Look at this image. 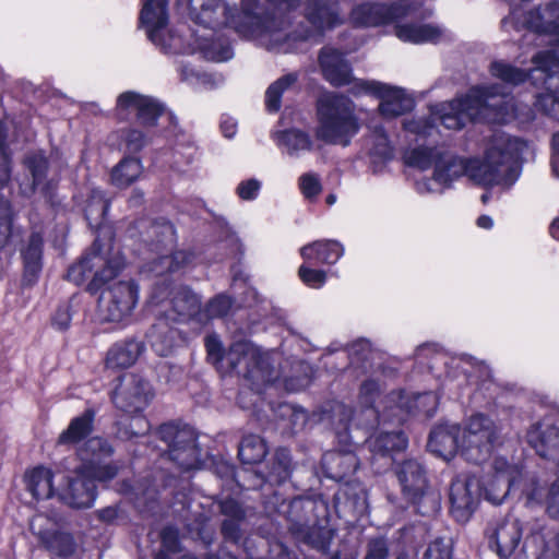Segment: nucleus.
Segmentation results:
<instances>
[{
  "label": "nucleus",
  "instance_id": "1",
  "mask_svg": "<svg viewBox=\"0 0 559 559\" xmlns=\"http://www.w3.org/2000/svg\"><path fill=\"white\" fill-rule=\"evenodd\" d=\"M531 153L525 141L497 132L488 141L483 159H464L442 151L432 177L418 181L417 191L421 194L440 193L463 175L483 187L511 186L520 175L521 163Z\"/></svg>",
  "mask_w": 559,
  "mask_h": 559
},
{
  "label": "nucleus",
  "instance_id": "2",
  "mask_svg": "<svg viewBox=\"0 0 559 559\" xmlns=\"http://www.w3.org/2000/svg\"><path fill=\"white\" fill-rule=\"evenodd\" d=\"M266 1L274 12L265 11L259 0H241V12L231 21L223 0H189V7L195 21L205 27L215 28L230 22L241 36L254 38L267 49L286 52L285 41L289 38L286 13L296 9L300 0Z\"/></svg>",
  "mask_w": 559,
  "mask_h": 559
},
{
  "label": "nucleus",
  "instance_id": "3",
  "mask_svg": "<svg viewBox=\"0 0 559 559\" xmlns=\"http://www.w3.org/2000/svg\"><path fill=\"white\" fill-rule=\"evenodd\" d=\"M432 121L460 130L473 120L506 123L516 118L514 102L498 85L472 87L464 96L436 106Z\"/></svg>",
  "mask_w": 559,
  "mask_h": 559
},
{
  "label": "nucleus",
  "instance_id": "4",
  "mask_svg": "<svg viewBox=\"0 0 559 559\" xmlns=\"http://www.w3.org/2000/svg\"><path fill=\"white\" fill-rule=\"evenodd\" d=\"M418 7L409 0H401L390 7L377 2H364L352 9L349 21L355 26L373 27L395 22L399 39L412 44L438 43L445 37L440 26L420 23H400L404 17H416Z\"/></svg>",
  "mask_w": 559,
  "mask_h": 559
},
{
  "label": "nucleus",
  "instance_id": "5",
  "mask_svg": "<svg viewBox=\"0 0 559 559\" xmlns=\"http://www.w3.org/2000/svg\"><path fill=\"white\" fill-rule=\"evenodd\" d=\"M317 121L316 139L329 145H349L360 129L354 103L341 94H326L319 98Z\"/></svg>",
  "mask_w": 559,
  "mask_h": 559
},
{
  "label": "nucleus",
  "instance_id": "6",
  "mask_svg": "<svg viewBox=\"0 0 559 559\" xmlns=\"http://www.w3.org/2000/svg\"><path fill=\"white\" fill-rule=\"evenodd\" d=\"M123 264L119 251L105 249L96 239L82 259L69 269L68 278L76 285L88 283V289L94 292L117 276Z\"/></svg>",
  "mask_w": 559,
  "mask_h": 559
},
{
  "label": "nucleus",
  "instance_id": "7",
  "mask_svg": "<svg viewBox=\"0 0 559 559\" xmlns=\"http://www.w3.org/2000/svg\"><path fill=\"white\" fill-rule=\"evenodd\" d=\"M144 241L150 247V251L155 254L146 262L147 271L155 275L179 271L193 261V253L188 251L165 253L173 248L176 241L175 229L169 222L152 223L145 231Z\"/></svg>",
  "mask_w": 559,
  "mask_h": 559
},
{
  "label": "nucleus",
  "instance_id": "8",
  "mask_svg": "<svg viewBox=\"0 0 559 559\" xmlns=\"http://www.w3.org/2000/svg\"><path fill=\"white\" fill-rule=\"evenodd\" d=\"M499 436L500 430L491 418L484 414L471 416L461 429L462 456L475 464L487 461Z\"/></svg>",
  "mask_w": 559,
  "mask_h": 559
},
{
  "label": "nucleus",
  "instance_id": "9",
  "mask_svg": "<svg viewBox=\"0 0 559 559\" xmlns=\"http://www.w3.org/2000/svg\"><path fill=\"white\" fill-rule=\"evenodd\" d=\"M224 362L230 371L243 367V376L251 381L254 390L258 392L263 385L276 379L269 357L249 342L240 341L234 343L225 354ZM238 372H241V370Z\"/></svg>",
  "mask_w": 559,
  "mask_h": 559
},
{
  "label": "nucleus",
  "instance_id": "10",
  "mask_svg": "<svg viewBox=\"0 0 559 559\" xmlns=\"http://www.w3.org/2000/svg\"><path fill=\"white\" fill-rule=\"evenodd\" d=\"M522 466L508 462L504 457H496L492 464V473L480 481V490H484L485 499L493 504L504 501L511 490L523 489L530 483Z\"/></svg>",
  "mask_w": 559,
  "mask_h": 559
},
{
  "label": "nucleus",
  "instance_id": "11",
  "mask_svg": "<svg viewBox=\"0 0 559 559\" xmlns=\"http://www.w3.org/2000/svg\"><path fill=\"white\" fill-rule=\"evenodd\" d=\"M140 20L152 43L165 51L175 53L194 51V48L189 49L183 45L181 35L168 34V38H165L168 23L167 0L143 1Z\"/></svg>",
  "mask_w": 559,
  "mask_h": 559
},
{
  "label": "nucleus",
  "instance_id": "12",
  "mask_svg": "<svg viewBox=\"0 0 559 559\" xmlns=\"http://www.w3.org/2000/svg\"><path fill=\"white\" fill-rule=\"evenodd\" d=\"M158 435L167 444L169 460L183 469L195 468L200 464V449L197 435L191 427L174 424L160 426Z\"/></svg>",
  "mask_w": 559,
  "mask_h": 559
},
{
  "label": "nucleus",
  "instance_id": "13",
  "mask_svg": "<svg viewBox=\"0 0 559 559\" xmlns=\"http://www.w3.org/2000/svg\"><path fill=\"white\" fill-rule=\"evenodd\" d=\"M117 467L105 466L104 473H90L86 468H75L73 476L69 477L67 488L61 492V500L75 509L92 507L95 496V481H106L114 478Z\"/></svg>",
  "mask_w": 559,
  "mask_h": 559
},
{
  "label": "nucleus",
  "instance_id": "14",
  "mask_svg": "<svg viewBox=\"0 0 559 559\" xmlns=\"http://www.w3.org/2000/svg\"><path fill=\"white\" fill-rule=\"evenodd\" d=\"M480 480L471 475H459L450 486V512L455 521L466 523L477 509Z\"/></svg>",
  "mask_w": 559,
  "mask_h": 559
},
{
  "label": "nucleus",
  "instance_id": "15",
  "mask_svg": "<svg viewBox=\"0 0 559 559\" xmlns=\"http://www.w3.org/2000/svg\"><path fill=\"white\" fill-rule=\"evenodd\" d=\"M354 94H371L381 99L380 114L385 118L403 115L413 107V99L402 88L393 87L378 81H357L353 86Z\"/></svg>",
  "mask_w": 559,
  "mask_h": 559
},
{
  "label": "nucleus",
  "instance_id": "16",
  "mask_svg": "<svg viewBox=\"0 0 559 559\" xmlns=\"http://www.w3.org/2000/svg\"><path fill=\"white\" fill-rule=\"evenodd\" d=\"M152 397L153 391L150 383L133 373L123 374L112 393L115 405L129 414L142 412Z\"/></svg>",
  "mask_w": 559,
  "mask_h": 559
},
{
  "label": "nucleus",
  "instance_id": "17",
  "mask_svg": "<svg viewBox=\"0 0 559 559\" xmlns=\"http://www.w3.org/2000/svg\"><path fill=\"white\" fill-rule=\"evenodd\" d=\"M389 402L394 405L388 406L383 413L384 419L401 424L406 416L414 413H423L430 417L435 414L438 399L432 392H425L417 395H405L402 392H393Z\"/></svg>",
  "mask_w": 559,
  "mask_h": 559
},
{
  "label": "nucleus",
  "instance_id": "18",
  "mask_svg": "<svg viewBox=\"0 0 559 559\" xmlns=\"http://www.w3.org/2000/svg\"><path fill=\"white\" fill-rule=\"evenodd\" d=\"M138 301V287L132 282H119L104 292L99 307L108 321H121L129 316Z\"/></svg>",
  "mask_w": 559,
  "mask_h": 559
},
{
  "label": "nucleus",
  "instance_id": "19",
  "mask_svg": "<svg viewBox=\"0 0 559 559\" xmlns=\"http://www.w3.org/2000/svg\"><path fill=\"white\" fill-rule=\"evenodd\" d=\"M511 19L521 26L540 34L556 35L559 37V3L551 1L545 7H538L522 13L513 10Z\"/></svg>",
  "mask_w": 559,
  "mask_h": 559
},
{
  "label": "nucleus",
  "instance_id": "20",
  "mask_svg": "<svg viewBox=\"0 0 559 559\" xmlns=\"http://www.w3.org/2000/svg\"><path fill=\"white\" fill-rule=\"evenodd\" d=\"M489 545L501 559L509 558L522 538L521 522L513 516H507L495 523L488 533Z\"/></svg>",
  "mask_w": 559,
  "mask_h": 559
},
{
  "label": "nucleus",
  "instance_id": "21",
  "mask_svg": "<svg viewBox=\"0 0 559 559\" xmlns=\"http://www.w3.org/2000/svg\"><path fill=\"white\" fill-rule=\"evenodd\" d=\"M29 528L47 548L56 551L59 556H69L74 551L73 538L69 534L57 532L55 523L47 516L35 515L29 522Z\"/></svg>",
  "mask_w": 559,
  "mask_h": 559
},
{
  "label": "nucleus",
  "instance_id": "22",
  "mask_svg": "<svg viewBox=\"0 0 559 559\" xmlns=\"http://www.w3.org/2000/svg\"><path fill=\"white\" fill-rule=\"evenodd\" d=\"M526 438L539 456L559 464V428L549 423H537L530 428Z\"/></svg>",
  "mask_w": 559,
  "mask_h": 559
},
{
  "label": "nucleus",
  "instance_id": "23",
  "mask_svg": "<svg viewBox=\"0 0 559 559\" xmlns=\"http://www.w3.org/2000/svg\"><path fill=\"white\" fill-rule=\"evenodd\" d=\"M396 475L407 499L416 502L424 496L427 479L424 467L419 462L415 460L402 462L396 469Z\"/></svg>",
  "mask_w": 559,
  "mask_h": 559
},
{
  "label": "nucleus",
  "instance_id": "24",
  "mask_svg": "<svg viewBox=\"0 0 559 559\" xmlns=\"http://www.w3.org/2000/svg\"><path fill=\"white\" fill-rule=\"evenodd\" d=\"M24 165L32 176V186L22 189L24 194L39 191L45 199H51V190L55 179L49 178V164L46 156L38 152L28 154L24 159Z\"/></svg>",
  "mask_w": 559,
  "mask_h": 559
},
{
  "label": "nucleus",
  "instance_id": "25",
  "mask_svg": "<svg viewBox=\"0 0 559 559\" xmlns=\"http://www.w3.org/2000/svg\"><path fill=\"white\" fill-rule=\"evenodd\" d=\"M428 448L444 460L452 459L461 452V428L457 425L438 426L430 433Z\"/></svg>",
  "mask_w": 559,
  "mask_h": 559
},
{
  "label": "nucleus",
  "instance_id": "26",
  "mask_svg": "<svg viewBox=\"0 0 559 559\" xmlns=\"http://www.w3.org/2000/svg\"><path fill=\"white\" fill-rule=\"evenodd\" d=\"M526 503L531 507L544 504L550 518H559V477L545 490L532 476L523 489Z\"/></svg>",
  "mask_w": 559,
  "mask_h": 559
},
{
  "label": "nucleus",
  "instance_id": "27",
  "mask_svg": "<svg viewBox=\"0 0 559 559\" xmlns=\"http://www.w3.org/2000/svg\"><path fill=\"white\" fill-rule=\"evenodd\" d=\"M319 61L324 78L334 86H343L352 82V69L337 50L323 48Z\"/></svg>",
  "mask_w": 559,
  "mask_h": 559
},
{
  "label": "nucleus",
  "instance_id": "28",
  "mask_svg": "<svg viewBox=\"0 0 559 559\" xmlns=\"http://www.w3.org/2000/svg\"><path fill=\"white\" fill-rule=\"evenodd\" d=\"M340 0H309L306 5L307 20L317 28L324 29L343 23Z\"/></svg>",
  "mask_w": 559,
  "mask_h": 559
},
{
  "label": "nucleus",
  "instance_id": "29",
  "mask_svg": "<svg viewBox=\"0 0 559 559\" xmlns=\"http://www.w3.org/2000/svg\"><path fill=\"white\" fill-rule=\"evenodd\" d=\"M368 448L372 453V460H383L382 466L391 465L390 454L393 451L404 450L407 439L401 431H381L367 440Z\"/></svg>",
  "mask_w": 559,
  "mask_h": 559
},
{
  "label": "nucleus",
  "instance_id": "30",
  "mask_svg": "<svg viewBox=\"0 0 559 559\" xmlns=\"http://www.w3.org/2000/svg\"><path fill=\"white\" fill-rule=\"evenodd\" d=\"M112 454L111 445L99 437L90 438L78 451V455L82 461L79 468H86L90 473H104L105 465L102 464L104 457ZM106 466H110L106 464Z\"/></svg>",
  "mask_w": 559,
  "mask_h": 559
},
{
  "label": "nucleus",
  "instance_id": "31",
  "mask_svg": "<svg viewBox=\"0 0 559 559\" xmlns=\"http://www.w3.org/2000/svg\"><path fill=\"white\" fill-rule=\"evenodd\" d=\"M344 246L332 239L317 240L300 248V255L307 262L334 264L344 254Z\"/></svg>",
  "mask_w": 559,
  "mask_h": 559
},
{
  "label": "nucleus",
  "instance_id": "32",
  "mask_svg": "<svg viewBox=\"0 0 559 559\" xmlns=\"http://www.w3.org/2000/svg\"><path fill=\"white\" fill-rule=\"evenodd\" d=\"M170 296L171 310L166 316L171 321H183L199 312L201 301L190 288L176 287L171 290Z\"/></svg>",
  "mask_w": 559,
  "mask_h": 559
},
{
  "label": "nucleus",
  "instance_id": "33",
  "mask_svg": "<svg viewBox=\"0 0 559 559\" xmlns=\"http://www.w3.org/2000/svg\"><path fill=\"white\" fill-rule=\"evenodd\" d=\"M535 69L545 74V93L559 95V51L548 50L533 57Z\"/></svg>",
  "mask_w": 559,
  "mask_h": 559
},
{
  "label": "nucleus",
  "instance_id": "34",
  "mask_svg": "<svg viewBox=\"0 0 559 559\" xmlns=\"http://www.w3.org/2000/svg\"><path fill=\"white\" fill-rule=\"evenodd\" d=\"M326 475L333 479H343L358 467V461L352 452H328L322 457Z\"/></svg>",
  "mask_w": 559,
  "mask_h": 559
},
{
  "label": "nucleus",
  "instance_id": "35",
  "mask_svg": "<svg viewBox=\"0 0 559 559\" xmlns=\"http://www.w3.org/2000/svg\"><path fill=\"white\" fill-rule=\"evenodd\" d=\"M169 320L167 316L158 318L147 334L153 349L159 356H167L177 338V330L169 324Z\"/></svg>",
  "mask_w": 559,
  "mask_h": 559
},
{
  "label": "nucleus",
  "instance_id": "36",
  "mask_svg": "<svg viewBox=\"0 0 559 559\" xmlns=\"http://www.w3.org/2000/svg\"><path fill=\"white\" fill-rule=\"evenodd\" d=\"M143 350L144 344L140 341L116 344L107 354L106 366L110 369L128 368L136 361Z\"/></svg>",
  "mask_w": 559,
  "mask_h": 559
},
{
  "label": "nucleus",
  "instance_id": "37",
  "mask_svg": "<svg viewBox=\"0 0 559 559\" xmlns=\"http://www.w3.org/2000/svg\"><path fill=\"white\" fill-rule=\"evenodd\" d=\"M43 237L39 233H33L26 248L22 250L24 261V278L32 284L41 270Z\"/></svg>",
  "mask_w": 559,
  "mask_h": 559
},
{
  "label": "nucleus",
  "instance_id": "38",
  "mask_svg": "<svg viewBox=\"0 0 559 559\" xmlns=\"http://www.w3.org/2000/svg\"><path fill=\"white\" fill-rule=\"evenodd\" d=\"M277 146L292 157H298L301 152L311 151L312 141L304 131L290 129L274 134Z\"/></svg>",
  "mask_w": 559,
  "mask_h": 559
},
{
  "label": "nucleus",
  "instance_id": "39",
  "mask_svg": "<svg viewBox=\"0 0 559 559\" xmlns=\"http://www.w3.org/2000/svg\"><path fill=\"white\" fill-rule=\"evenodd\" d=\"M219 507L222 514L226 516L222 524L224 537L233 542H238L241 537L239 525L245 519L243 509L233 499L222 501Z\"/></svg>",
  "mask_w": 559,
  "mask_h": 559
},
{
  "label": "nucleus",
  "instance_id": "40",
  "mask_svg": "<svg viewBox=\"0 0 559 559\" xmlns=\"http://www.w3.org/2000/svg\"><path fill=\"white\" fill-rule=\"evenodd\" d=\"M93 427V414L87 411L71 420L68 428L59 436L58 444H75L87 437Z\"/></svg>",
  "mask_w": 559,
  "mask_h": 559
},
{
  "label": "nucleus",
  "instance_id": "41",
  "mask_svg": "<svg viewBox=\"0 0 559 559\" xmlns=\"http://www.w3.org/2000/svg\"><path fill=\"white\" fill-rule=\"evenodd\" d=\"M143 171L140 159L123 158L111 171V182L118 188H127L136 181Z\"/></svg>",
  "mask_w": 559,
  "mask_h": 559
},
{
  "label": "nucleus",
  "instance_id": "42",
  "mask_svg": "<svg viewBox=\"0 0 559 559\" xmlns=\"http://www.w3.org/2000/svg\"><path fill=\"white\" fill-rule=\"evenodd\" d=\"M52 472L38 466L27 474L28 490L36 499H48L53 493Z\"/></svg>",
  "mask_w": 559,
  "mask_h": 559
},
{
  "label": "nucleus",
  "instance_id": "43",
  "mask_svg": "<svg viewBox=\"0 0 559 559\" xmlns=\"http://www.w3.org/2000/svg\"><path fill=\"white\" fill-rule=\"evenodd\" d=\"M312 509V502L300 498L289 502L286 510L287 519L290 521V530L299 535L308 536L311 523L305 512Z\"/></svg>",
  "mask_w": 559,
  "mask_h": 559
},
{
  "label": "nucleus",
  "instance_id": "44",
  "mask_svg": "<svg viewBox=\"0 0 559 559\" xmlns=\"http://www.w3.org/2000/svg\"><path fill=\"white\" fill-rule=\"evenodd\" d=\"M266 453L267 447L265 441L257 435L243 437L238 449L239 459L243 464L260 463Z\"/></svg>",
  "mask_w": 559,
  "mask_h": 559
},
{
  "label": "nucleus",
  "instance_id": "45",
  "mask_svg": "<svg viewBox=\"0 0 559 559\" xmlns=\"http://www.w3.org/2000/svg\"><path fill=\"white\" fill-rule=\"evenodd\" d=\"M442 154V150L436 147H415L405 153V163L411 167L426 170L431 167L436 168L437 160Z\"/></svg>",
  "mask_w": 559,
  "mask_h": 559
},
{
  "label": "nucleus",
  "instance_id": "46",
  "mask_svg": "<svg viewBox=\"0 0 559 559\" xmlns=\"http://www.w3.org/2000/svg\"><path fill=\"white\" fill-rule=\"evenodd\" d=\"M489 71L493 78L513 86L525 82L528 78V73L525 70L502 60L493 61L490 64Z\"/></svg>",
  "mask_w": 559,
  "mask_h": 559
},
{
  "label": "nucleus",
  "instance_id": "47",
  "mask_svg": "<svg viewBox=\"0 0 559 559\" xmlns=\"http://www.w3.org/2000/svg\"><path fill=\"white\" fill-rule=\"evenodd\" d=\"M298 80L296 72L288 73L269 86L265 93V105L269 111L275 112L281 107V96L284 91L293 86Z\"/></svg>",
  "mask_w": 559,
  "mask_h": 559
},
{
  "label": "nucleus",
  "instance_id": "48",
  "mask_svg": "<svg viewBox=\"0 0 559 559\" xmlns=\"http://www.w3.org/2000/svg\"><path fill=\"white\" fill-rule=\"evenodd\" d=\"M290 475V454L286 449H278L274 454V460L266 479L272 484H281Z\"/></svg>",
  "mask_w": 559,
  "mask_h": 559
},
{
  "label": "nucleus",
  "instance_id": "49",
  "mask_svg": "<svg viewBox=\"0 0 559 559\" xmlns=\"http://www.w3.org/2000/svg\"><path fill=\"white\" fill-rule=\"evenodd\" d=\"M147 104L146 96L134 92H124L117 99V112L122 118H127L130 114H135L138 118Z\"/></svg>",
  "mask_w": 559,
  "mask_h": 559
},
{
  "label": "nucleus",
  "instance_id": "50",
  "mask_svg": "<svg viewBox=\"0 0 559 559\" xmlns=\"http://www.w3.org/2000/svg\"><path fill=\"white\" fill-rule=\"evenodd\" d=\"M368 144L370 145L369 152L371 155L381 159H391L393 157V147L382 127H373L368 138Z\"/></svg>",
  "mask_w": 559,
  "mask_h": 559
},
{
  "label": "nucleus",
  "instance_id": "51",
  "mask_svg": "<svg viewBox=\"0 0 559 559\" xmlns=\"http://www.w3.org/2000/svg\"><path fill=\"white\" fill-rule=\"evenodd\" d=\"M12 219L10 202L0 198V250L7 248L13 238Z\"/></svg>",
  "mask_w": 559,
  "mask_h": 559
},
{
  "label": "nucleus",
  "instance_id": "52",
  "mask_svg": "<svg viewBox=\"0 0 559 559\" xmlns=\"http://www.w3.org/2000/svg\"><path fill=\"white\" fill-rule=\"evenodd\" d=\"M378 393L379 385L377 382L368 380L361 384L359 400L361 405L365 407L364 412L368 419H371L372 421H376L379 418V412L373 408V403Z\"/></svg>",
  "mask_w": 559,
  "mask_h": 559
},
{
  "label": "nucleus",
  "instance_id": "53",
  "mask_svg": "<svg viewBox=\"0 0 559 559\" xmlns=\"http://www.w3.org/2000/svg\"><path fill=\"white\" fill-rule=\"evenodd\" d=\"M198 49L201 50L205 59L216 62L226 61L233 57V50L228 44L214 41L211 44H200Z\"/></svg>",
  "mask_w": 559,
  "mask_h": 559
},
{
  "label": "nucleus",
  "instance_id": "54",
  "mask_svg": "<svg viewBox=\"0 0 559 559\" xmlns=\"http://www.w3.org/2000/svg\"><path fill=\"white\" fill-rule=\"evenodd\" d=\"M423 559H452L451 538L438 537L432 540L425 550Z\"/></svg>",
  "mask_w": 559,
  "mask_h": 559
},
{
  "label": "nucleus",
  "instance_id": "55",
  "mask_svg": "<svg viewBox=\"0 0 559 559\" xmlns=\"http://www.w3.org/2000/svg\"><path fill=\"white\" fill-rule=\"evenodd\" d=\"M300 281L310 288H321L326 282V272L302 264L298 269Z\"/></svg>",
  "mask_w": 559,
  "mask_h": 559
},
{
  "label": "nucleus",
  "instance_id": "56",
  "mask_svg": "<svg viewBox=\"0 0 559 559\" xmlns=\"http://www.w3.org/2000/svg\"><path fill=\"white\" fill-rule=\"evenodd\" d=\"M124 148L129 152H139L147 143V136L138 129L124 130L121 134Z\"/></svg>",
  "mask_w": 559,
  "mask_h": 559
},
{
  "label": "nucleus",
  "instance_id": "57",
  "mask_svg": "<svg viewBox=\"0 0 559 559\" xmlns=\"http://www.w3.org/2000/svg\"><path fill=\"white\" fill-rule=\"evenodd\" d=\"M299 188L308 200L316 199L322 190L320 179L316 174H304L299 178Z\"/></svg>",
  "mask_w": 559,
  "mask_h": 559
},
{
  "label": "nucleus",
  "instance_id": "58",
  "mask_svg": "<svg viewBox=\"0 0 559 559\" xmlns=\"http://www.w3.org/2000/svg\"><path fill=\"white\" fill-rule=\"evenodd\" d=\"M5 134L0 122V190L3 189L11 178V162L4 147Z\"/></svg>",
  "mask_w": 559,
  "mask_h": 559
},
{
  "label": "nucleus",
  "instance_id": "59",
  "mask_svg": "<svg viewBox=\"0 0 559 559\" xmlns=\"http://www.w3.org/2000/svg\"><path fill=\"white\" fill-rule=\"evenodd\" d=\"M535 105L545 115L559 120V95L543 93L537 97Z\"/></svg>",
  "mask_w": 559,
  "mask_h": 559
},
{
  "label": "nucleus",
  "instance_id": "60",
  "mask_svg": "<svg viewBox=\"0 0 559 559\" xmlns=\"http://www.w3.org/2000/svg\"><path fill=\"white\" fill-rule=\"evenodd\" d=\"M404 129L418 135H429L435 128L432 117H418L407 119L403 122Z\"/></svg>",
  "mask_w": 559,
  "mask_h": 559
},
{
  "label": "nucleus",
  "instance_id": "61",
  "mask_svg": "<svg viewBox=\"0 0 559 559\" xmlns=\"http://www.w3.org/2000/svg\"><path fill=\"white\" fill-rule=\"evenodd\" d=\"M146 100L148 104L143 108V112H140L138 120L143 126L153 127L156 123L158 117L162 115L163 107L155 99L148 96H146Z\"/></svg>",
  "mask_w": 559,
  "mask_h": 559
},
{
  "label": "nucleus",
  "instance_id": "62",
  "mask_svg": "<svg viewBox=\"0 0 559 559\" xmlns=\"http://www.w3.org/2000/svg\"><path fill=\"white\" fill-rule=\"evenodd\" d=\"M231 305V299L228 296L218 295L210 301L207 312L211 317H223L228 313Z\"/></svg>",
  "mask_w": 559,
  "mask_h": 559
},
{
  "label": "nucleus",
  "instance_id": "63",
  "mask_svg": "<svg viewBox=\"0 0 559 559\" xmlns=\"http://www.w3.org/2000/svg\"><path fill=\"white\" fill-rule=\"evenodd\" d=\"M205 347L209 360L213 364H223L225 357L221 341L216 335H210L205 338Z\"/></svg>",
  "mask_w": 559,
  "mask_h": 559
},
{
  "label": "nucleus",
  "instance_id": "64",
  "mask_svg": "<svg viewBox=\"0 0 559 559\" xmlns=\"http://www.w3.org/2000/svg\"><path fill=\"white\" fill-rule=\"evenodd\" d=\"M388 546L385 540L381 538L372 539L368 544L367 554L365 559H386L388 558Z\"/></svg>",
  "mask_w": 559,
  "mask_h": 559
}]
</instances>
